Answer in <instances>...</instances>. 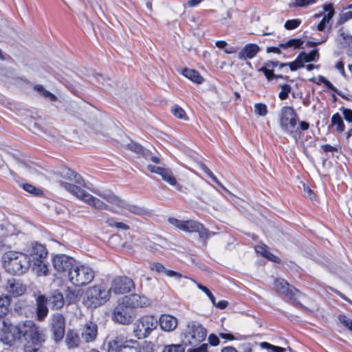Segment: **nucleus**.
<instances>
[{
	"mask_svg": "<svg viewBox=\"0 0 352 352\" xmlns=\"http://www.w3.org/2000/svg\"><path fill=\"white\" fill-rule=\"evenodd\" d=\"M62 174L63 177L74 182L76 184L60 182V185L72 195L82 201L86 204L99 210H107L116 213L125 212L126 202L113 192H102L100 190L94 191L96 195L108 203L106 204L82 188L85 184L84 179L80 175L69 168L64 169Z\"/></svg>",
	"mask_w": 352,
	"mask_h": 352,
	"instance_id": "f257e3e1",
	"label": "nucleus"
},
{
	"mask_svg": "<svg viewBox=\"0 0 352 352\" xmlns=\"http://www.w3.org/2000/svg\"><path fill=\"white\" fill-rule=\"evenodd\" d=\"M13 329L14 333L21 332L25 338V352H37L45 340L42 331L32 320L20 322Z\"/></svg>",
	"mask_w": 352,
	"mask_h": 352,
	"instance_id": "f03ea898",
	"label": "nucleus"
},
{
	"mask_svg": "<svg viewBox=\"0 0 352 352\" xmlns=\"http://www.w3.org/2000/svg\"><path fill=\"white\" fill-rule=\"evenodd\" d=\"M5 270L12 275H21L30 267V258L21 252L8 251L1 258Z\"/></svg>",
	"mask_w": 352,
	"mask_h": 352,
	"instance_id": "7ed1b4c3",
	"label": "nucleus"
},
{
	"mask_svg": "<svg viewBox=\"0 0 352 352\" xmlns=\"http://www.w3.org/2000/svg\"><path fill=\"white\" fill-rule=\"evenodd\" d=\"M110 290L102 284L88 287L82 296L83 305L89 309H96L110 299Z\"/></svg>",
	"mask_w": 352,
	"mask_h": 352,
	"instance_id": "20e7f679",
	"label": "nucleus"
},
{
	"mask_svg": "<svg viewBox=\"0 0 352 352\" xmlns=\"http://www.w3.org/2000/svg\"><path fill=\"white\" fill-rule=\"evenodd\" d=\"M279 125L281 130L289 135L295 136L298 131V116L292 107H282L278 116Z\"/></svg>",
	"mask_w": 352,
	"mask_h": 352,
	"instance_id": "39448f33",
	"label": "nucleus"
},
{
	"mask_svg": "<svg viewBox=\"0 0 352 352\" xmlns=\"http://www.w3.org/2000/svg\"><path fill=\"white\" fill-rule=\"evenodd\" d=\"M108 352H143L140 343L133 339H127L119 335L107 343Z\"/></svg>",
	"mask_w": 352,
	"mask_h": 352,
	"instance_id": "423d86ee",
	"label": "nucleus"
},
{
	"mask_svg": "<svg viewBox=\"0 0 352 352\" xmlns=\"http://www.w3.org/2000/svg\"><path fill=\"white\" fill-rule=\"evenodd\" d=\"M95 273L91 267L87 265H74L72 271H69V280L76 286H83L90 283L94 278Z\"/></svg>",
	"mask_w": 352,
	"mask_h": 352,
	"instance_id": "0eeeda50",
	"label": "nucleus"
},
{
	"mask_svg": "<svg viewBox=\"0 0 352 352\" xmlns=\"http://www.w3.org/2000/svg\"><path fill=\"white\" fill-rule=\"evenodd\" d=\"M158 320L153 316H144L134 324L133 334L138 339L147 338L157 328Z\"/></svg>",
	"mask_w": 352,
	"mask_h": 352,
	"instance_id": "6e6552de",
	"label": "nucleus"
},
{
	"mask_svg": "<svg viewBox=\"0 0 352 352\" xmlns=\"http://www.w3.org/2000/svg\"><path fill=\"white\" fill-rule=\"evenodd\" d=\"M206 335V329L199 322L192 321L187 324L185 338L190 345H198L205 340Z\"/></svg>",
	"mask_w": 352,
	"mask_h": 352,
	"instance_id": "1a4fd4ad",
	"label": "nucleus"
},
{
	"mask_svg": "<svg viewBox=\"0 0 352 352\" xmlns=\"http://www.w3.org/2000/svg\"><path fill=\"white\" fill-rule=\"evenodd\" d=\"M114 320L122 324H129L132 322L134 318L133 309L131 306L124 302V298L119 303L113 311Z\"/></svg>",
	"mask_w": 352,
	"mask_h": 352,
	"instance_id": "9d476101",
	"label": "nucleus"
},
{
	"mask_svg": "<svg viewBox=\"0 0 352 352\" xmlns=\"http://www.w3.org/2000/svg\"><path fill=\"white\" fill-rule=\"evenodd\" d=\"M52 263L54 269L58 273H67L72 271L76 261L72 257L64 254H56L52 258Z\"/></svg>",
	"mask_w": 352,
	"mask_h": 352,
	"instance_id": "9b49d317",
	"label": "nucleus"
},
{
	"mask_svg": "<svg viewBox=\"0 0 352 352\" xmlns=\"http://www.w3.org/2000/svg\"><path fill=\"white\" fill-rule=\"evenodd\" d=\"M168 222L177 228L186 232H201L204 229L203 225L194 220L182 221L174 217L168 219Z\"/></svg>",
	"mask_w": 352,
	"mask_h": 352,
	"instance_id": "f8f14e48",
	"label": "nucleus"
},
{
	"mask_svg": "<svg viewBox=\"0 0 352 352\" xmlns=\"http://www.w3.org/2000/svg\"><path fill=\"white\" fill-rule=\"evenodd\" d=\"M133 287L134 284L131 278L126 276H118L113 280L111 288L109 290H110V292H113L116 294H123L130 292Z\"/></svg>",
	"mask_w": 352,
	"mask_h": 352,
	"instance_id": "ddd939ff",
	"label": "nucleus"
},
{
	"mask_svg": "<svg viewBox=\"0 0 352 352\" xmlns=\"http://www.w3.org/2000/svg\"><path fill=\"white\" fill-rule=\"evenodd\" d=\"M51 327L54 340L58 342L62 340L65 335V318L62 314H56L53 316Z\"/></svg>",
	"mask_w": 352,
	"mask_h": 352,
	"instance_id": "4468645a",
	"label": "nucleus"
},
{
	"mask_svg": "<svg viewBox=\"0 0 352 352\" xmlns=\"http://www.w3.org/2000/svg\"><path fill=\"white\" fill-rule=\"evenodd\" d=\"M274 287L277 292L280 294H285L286 296L292 299L298 290L296 289L293 286L288 284L283 279H277L275 280Z\"/></svg>",
	"mask_w": 352,
	"mask_h": 352,
	"instance_id": "2eb2a0df",
	"label": "nucleus"
},
{
	"mask_svg": "<svg viewBox=\"0 0 352 352\" xmlns=\"http://www.w3.org/2000/svg\"><path fill=\"white\" fill-rule=\"evenodd\" d=\"M160 328L164 331H172L178 324L177 319L169 314H163L158 321Z\"/></svg>",
	"mask_w": 352,
	"mask_h": 352,
	"instance_id": "dca6fc26",
	"label": "nucleus"
},
{
	"mask_svg": "<svg viewBox=\"0 0 352 352\" xmlns=\"http://www.w3.org/2000/svg\"><path fill=\"white\" fill-rule=\"evenodd\" d=\"M124 298V302L129 305L132 308L135 307H146L151 305L150 300L144 296L133 294L130 296H125Z\"/></svg>",
	"mask_w": 352,
	"mask_h": 352,
	"instance_id": "f3484780",
	"label": "nucleus"
},
{
	"mask_svg": "<svg viewBox=\"0 0 352 352\" xmlns=\"http://www.w3.org/2000/svg\"><path fill=\"white\" fill-rule=\"evenodd\" d=\"M97 334V325L95 323L89 322L86 323L84 326L81 332V337L86 342H90L95 340Z\"/></svg>",
	"mask_w": 352,
	"mask_h": 352,
	"instance_id": "a211bd4d",
	"label": "nucleus"
},
{
	"mask_svg": "<svg viewBox=\"0 0 352 352\" xmlns=\"http://www.w3.org/2000/svg\"><path fill=\"white\" fill-rule=\"evenodd\" d=\"M6 289L8 292L14 296H21L26 291V287L14 278L8 280Z\"/></svg>",
	"mask_w": 352,
	"mask_h": 352,
	"instance_id": "6ab92c4d",
	"label": "nucleus"
},
{
	"mask_svg": "<svg viewBox=\"0 0 352 352\" xmlns=\"http://www.w3.org/2000/svg\"><path fill=\"white\" fill-rule=\"evenodd\" d=\"M47 298L45 295H39L36 298V314L38 320L42 321L48 314Z\"/></svg>",
	"mask_w": 352,
	"mask_h": 352,
	"instance_id": "aec40b11",
	"label": "nucleus"
},
{
	"mask_svg": "<svg viewBox=\"0 0 352 352\" xmlns=\"http://www.w3.org/2000/svg\"><path fill=\"white\" fill-rule=\"evenodd\" d=\"M48 303L53 309L62 308L65 302L63 294L58 290H55L51 293L47 298Z\"/></svg>",
	"mask_w": 352,
	"mask_h": 352,
	"instance_id": "412c9836",
	"label": "nucleus"
},
{
	"mask_svg": "<svg viewBox=\"0 0 352 352\" xmlns=\"http://www.w3.org/2000/svg\"><path fill=\"white\" fill-rule=\"evenodd\" d=\"M29 254L32 259V262H34L39 260H44L47 255V251L44 245L35 243L31 247L29 250Z\"/></svg>",
	"mask_w": 352,
	"mask_h": 352,
	"instance_id": "4be33fe9",
	"label": "nucleus"
},
{
	"mask_svg": "<svg viewBox=\"0 0 352 352\" xmlns=\"http://www.w3.org/2000/svg\"><path fill=\"white\" fill-rule=\"evenodd\" d=\"M151 269L158 273H164L167 276L175 278L176 280H179L182 278H188L187 276H183L182 274L170 270H167L162 264L160 263H153L151 265Z\"/></svg>",
	"mask_w": 352,
	"mask_h": 352,
	"instance_id": "5701e85b",
	"label": "nucleus"
},
{
	"mask_svg": "<svg viewBox=\"0 0 352 352\" xmlns=\"http://www.w3.org/2000/svg\"><path fill=\"white\" fill-rule=\"evenodd\" d=\"M16 325H11L10 326L7 331H6L3 335L1 336V340L6 344L10 346L12 345L14 342L17 340H19L22 338L21 333H17L16 332L14 333V328L16 327Z\"/></svg>",
	"mask_w": 352,
	"mask_h": 352,
	"instance_id": "b1692460",
	"label": "nucleus"
},
{
	"mask_svg": "<svg viewBox=\"0 0 352 352\" xmlns=\"http://www.w3.org/2000/svg\"><path fill=\"white\" fill-rule=\"evenodd\" d=\"M259 52V47L256 44H248L239 53L238 57L241 60L254 58Z\"/></svg>",
	"mask_w": 352,
	"mask_h": 352,
	"instance_id": "393cba45",
	"label": "nucleus"
},
{
	"mask_svg": "<svg viewBox=\"0 0 352 352\" xmlns=\"http://www.w3.org/2000/svg\"><path fill=\"white\" fill-rule=\"evenodd\" d=\"M306 55H305V52H301L298 56V57L296 58V59L292 62V63H281L280 64V67H285V66H289L290 67V69L292 71H296L298 69H300V68H302L304 67V63H306Z\"/></svg>",
	"mask_w": 352,
	"mask_h": 352,
	"instance_id": "a878e982",
	"label": "nucleus"
},
{
	"mask_svg": "<svg viewBox=\"0 0 352 352\" xmlns=\"http://www.w3.org/2000/svg\"><path fill=\"white\" fill-rule=\"evenodd\" d=\"M160 175L164 181L171 186H175L178 190H182V186L177 184V179L170 170L163 168L162 170L160 173Z\"/></svg>",
	"mask_w": 352,
	"mask_h": 352,
	"instance_id": "bb28decb",
	"label": "nucleus"
},
{
	"mask_svg": "<svg viewBox=\"0 0 352 352\" xmlns=\"http://www.w3.org/2000/svg\"><path fill=\"white\" fill-rule=\"evenodd\" d=\"M32 270L38 276H47L49 274L48 265L43 260L33 262Z\"/></svg>",
	"mask_w": 352,
	"mask_h": 352,
	"instance_id": "cd10ccee",
	"label": "nucleus"
},
{
	"mask_svg": "<svg viewBox=\"0 0 352 352\" xmlns=\"http://www.w3.org/2000/svg\"><path fill=\"white\" fill-rule=\"evenodd\" d=\"M80 339L77 333L69 331L66 335L65 343L69 349H74L79 346Z\"/></svg>",
	"mask_w": 352,
	"mask_h": 352,
	"instance_id": "c85d7f7f",
	"label": "nucleus"
},
{
	"mask_svg": "<svg viewBox=\"0 0 352 352\" xmlns=\"http://www.w3.org/2000/svg\"><path fill=\"white\" fill-rule=\"evenodd\" d=\"M182 74L195 83L201 84L204 81V78L195 69L185 68L182 70Z\"/></svg>",
	"mask_w": 352,
	"mask_h": 352,
	"instance_id": "c756f323",
	"label": "nucleus"
},
{
	"mask_svg": "<svg viewBox=\"0 0 352 352\" xmlns=\"http://www.w3.org/2000/svg\"><path fill=\"white\" fill-rule=\"evenodd\" d=\"M10 298L8 296H0V318H3L9 311Z\"/></svg>",
	"mask_w": 352,
	"mask_h": 352,
	"instance_id": "7c9ffc66",
	"label": "nucleus"
},
{
	"mask_svg": "<svg viewBox=\"0 0 352 352\" xmlns=\"http://www.w3.org/2000/svg\"><path fill=\"white\" fill-rule=\"evenodd\" d=\"M126 210L130 212L131 213L140 216L149 214V211L147 209L136 205L129 204L128 203H126V204L125 211Z\"/></svg>",
	"mask_w": 352,
	"mask_h": 352,
	"instance_id": "2f4dec72",
	"label": "nucleus"
},
{
	"mask_svg": "<svg viewBox=\"0 0 352 352\" xmlns=\"http://www.w3.org/2000/svg\"><path fill=\"white\" fill-rule=\"evenodd\" d=\"M331 125L336 126V131L342 133L344 130V124L340 115L337 113L333 115L331 118Z\"/></svg>",
	"mask_w": 352,
	"mask_h": 352,
	"instance_id": "473e14b6",
	"label": "nucleus"
},
{
	"mask_svg": "<svg viewBox=\"0 0 352 352\" xmlns=\"http://www.w3.org/2000/svg\"><path fill=\"white\" fill-rule=\"evenodd\" d=\"M65 300L69 304L75 303L79 298V292L75 289H68L65 294Z\"/></svg>",
	"mask_w": 352,
	"mask_h": 352,
	"instance_id": "72a5a7b5",
	"label": "nucleus"
},
{
	"mask_svg": "<svg viewBox=\"0 0 352 352\" xmlns=\"http://www.w3.org/2000/svg\"><path fill=\"white\" fill-rule=\"evenodd\" d=\"M171 112L174 116L177 118L182 119L184 120H188V118L184 110L179 106L175 104L171 108Z\"/></svg>",
	"mask_w": 352,
	"mask_h": 352,
	"instance_id": "f704fd0d",
	"label": "nucleus"
},
{
	"mask_svg": "<svg viewBox=\"0 0 352 352\" xmlns=\"http://www.w3.org/2000/svg\"><path fill=\"white\" fill-rule=\"evenodd\" d=\"M259 346L261 349H266L268 352H284L285 349L272 345L267 342H262L259 344Z\"/></svg>",
	"mask_w": 352,
	"mask_h": 352,
	"instance_id": "c9c22d12",
	"label": "nucleus"
},
{
	"mask_svg": "<svg viewBox=\"0 0 352 352\" xmlns=\"http://www.w3.org/2000/svg\"><path fill=\"white\" fill-rule=\"evenodd\" d=\"M34 90H36L43 97H45V98H48L51 101H55L56 100V96L52 94L51 92L46 90L42 85L34 86Z\"/></svg>",
	"mask_w": 352,
	"mask_h": 352,
	"instance_id": "e433bc0d",
	"label": "nucleus"
},
{
	"mask_svg": "<svg viewBox=\"0 0 352 352\" xmlns=\"http://www.w3.org/2000/svg\"><path fill=\"white\" fill-rule=\"evenodd\" d=\"M185 347L182 344H171L165 345L163 352H184Z\"/></svg>",
	"mask_w": 352,
	"mask_h": 352,
	"instance_id": "4c0bfd02",
	"label": "nucleus"
},
{
	"mask_svg": "<svg viewBox=\"0 0 352 352\" xmlns=\"http://www.w3.org/2000/svg\"><path fill=\"white\" fill-rule=\"evenodd\" d=\"M258 72H262L269 81L273 80L274 79H276L278 78H283V76L281 75L274 74L272 69L267 67L266 65L261 67L258 69Z\"/></svg>",
	"mask_w": 352,
	"mask_h": 352,
	"instance_id": "58836bf2",
	"label": "nucleus"
},
{
	"mask_svg": "<svg viewBox=\"0 0 352 352\" xmlns=\"http://www.w3.org/2000/svg\"><path fill=\"white\" fill-rule=\"evenodd\" d=\"M317 0H294L292 3L289 4V8H305L312 5L316 2Z\"/></svg>",
	"mask_w": 352,
	"mask_h": 352,
	"instance_id": "ea45409f",
	"label": "nucleus"
},
{
	"mask_svg": "<svg viewBox=\"0 0 352 352\" xmlns=\"http://www.w3.org/2000/svg\"><path fill=\"white\" fill-rule=\"evenodd\" d=\"M303 42L301 39L292 38L287 41L285 43L280 44V47L285 49L288 47L298 48L302 45Z\"/></svg>",
	"mask_w": 352,
	"mask_h": 352,
	"instance_id": "a19ab883",
	"label": "nucleus"
},
{
	"mask_svg": "<svg viewBox=\"0 0 352 352\" xmlns=\"http://www.w3.org/2000/svg\"><path fill=\"white\" fill-rule=\"evenodd\" d=\"M324 10L327 13L324 15L323 19L322 20H323L324 22H325L326 23H328L334 14V10L332 4L324 5Z\"/></svg>",
	"mask_w": 352,
	"mask_h": 352,
	"instance_id": "79ce46f5",
	"label": "nucleus"
},
{
	"mask_svg": "<svg viewBox=\"0 0 352 352\" xmlns=\"http://www.w3.org/2000/svg\"><path fill=\"white\" fill-rule=\"evenodd\" d=\"M108 226L111 227H115L118 229L127 230L129 229V226L122 222H116L112 219H107L104 221Z\"/></svg>",
	"mask_w": 352,
	"mask_h": 352,
	"instance_id": "37998d69",
	"label": "nucleus"
},
{
	"mask_svg": "<svg viewBox=\"0 0 352 352\" xmlns=\"http://www.w3.org/2000/svg\"><path fill=\"white\" fill-rule=\"evenodd\" d=\"M254 111L260 116H265L267 114V108L263 103H256L254 104Z\"/></svg>",
	"mask_w": 352,
	"mask_h": 352,
	"instance_id": "c03bdc74",
	"label": "nucleus"
},
{
	"mask_svg": "<svg viewBox=\"0 0 352 352\" xmlns=\"http://www.w3.org/2000/svg\"><path fill=\"white\" fill-rule=\"evenodd\" d=\"M281 91L278 94L280 100H285L288 98L289 94L292 91V87L289 85L284 84L280 85Z\"/></svg>",
	"mask_w": 352,
	"mask_h": 352,
	"instance_id": "a18cd8bd",
	"label": "nucleus"
},
{
	"mask_svg": "<svg viewBox=\"0 0 352 352\" xmlns=\"http://www.w3.org/2000/svg\"><path fill=\"white\" fill-rule=\"evenodd\" d=\"M191 280L197 284V287L199 289H200L201 291H203L209 297L213 305H216L215 298H214V295L212 294V293L206 287H205L199 283H196L195 280H194L192 279H191Z\"/></svg>",
	"mask_w": 352,
	"mask_h": 352,
	"instance_id": "49530a36",
	"label": "nucleus"
},
{
	"mask_svg": "<svg viewBox=\"0 0 352 352\" xmlns=\"http://www.w3.org/2000/svg\"><path fill=\"white\" fill-rule=\"evenodd\" d=\"M301 23V20L296 19L292 20H287L285 23V28L287 30H294L298 28Z\"/></svg>",
	"mask_w": 352,
	"mask_h": 352,
	"instance_id": "de8ad7c7",
	"label": "nucleus"
},
{
	"mask_svg": "<svg viewBox=\"0 0 352 352\" xmlns=\"http://www.w3.org/2000/svg\"><path fill=\"white\" fill-rule=\"evenodd\" d=\"M338 320L344 327L349 330L352 331V320L347 318L346 316L340 315L338 316Z\"/></svg>",
	"mask_w": 352,
	"mask_h": 352,
	"instance_id": "09e8293b",
	"label": "nucleus"
},
{
	"mask_svg": "<svg viewBox=\"0 0 352 352\" xmlns=\"http://www.w3.org/2000/svg\"><path fill=\"white\" fill-rule=\"evenodd\" d=\"M338 320L344 327L349 330L352 331V320L347 318L346 316L340 315L338 316Z\"/></svg>",
	"mask_w": 352,
	"mask_h": 352,
	"instance_id": "8fccbe9b",
	"label": "nucleus"
},
{
	"mask_svg": "<svg viewBox=\"0 0 352 352\" xmlns=\"http://www.w3.org/2000/svg\"><path fill=\"white\" fill-rule=\"evenodd\" d=\"M23 188L25 191L32 195H38L42 192L40 189L36 188L34 186L29 184H23Z\"/></svg>",
	"mask_w": 352,
	"mask_h": 352,
	"instance_id": "3c124183",
	"label": "nucleus"
},
{
	"mask_svg": "<svg viewBox=\"0 0 352 352\" xmlns=\"http://www.w3.org/2000/svg\"><path fill=\"white\" fill-rule=\"evenodd\" d=\"M306 63L310 61H316L319 58V54L317 50H312L309 54L305 52Z\"/></svg>",
	"mask_w": 352,
	"mask_h": 352,
	"instance_id": "603ef678",
	"label": "nucleus"
},
{
	"mask_svg": "<svg viewBox=\"0 0 352 352\" xmlns=\"http://www.w3.org/2000/svg\"><path fill=\"white\" fill-rule=\"evenodd\" d=\"M128 146L130 150L134 151L135 153H136L138 154H142L144 153L143 147L141 145L138 144L136 143L129 144L128 145Z\"/></svg>",
	"mask_w": 352,
	"mask_h": 352,
	"instance_id": "864d4df0",
	"label": "nucleus"
},
{
	"mask_svg": "<svg viewBox=\"0 0 352 352\" xmlns=\"http://www.w3.org/2000/svg\"><path fill=\"white\" fill-rule=\"evenodd\" d=\"M255 251L257 254H260L263 257H265L269 252V251L267 250V247L265 245L256 246Z\"/></svg>",
	"mask_w": 352,
	"mask_h": 352,
	"instance_id": "5fc2aeb1",
	"label": "nucleus"
},
{
	"mask_svg": "<svg viewBox=\"0 0 352 352\" xmlns=\"http://www.w3.org/2000/svg\"><path fill=\"white\" fill-rule=\"evenodd\" d=\"M303 191H304V194L305 195V196H307L311 200L314 199L315 195H314L313 191L311 190V189L309 186L304 184L303 185Z\"/></svg>",
	"mask_w": 352,
	"mask_h": 352,
	"instance_id": "6e6d98bb",
	"label": "nucleus"
},
{
	"mask_svg": "<svg viewBox=\"0 0 352 352\" xmlns=\"http://www.w3.org/2000/svg\"><path fill=\"white\" fill-rule=\"evenodd\" d=\"M344 119L349 122H352V110L349 109H344L342 111Z\"/></svg>",
	"mask_w": 352,
	"mask_h": 352,
	"instance_id": "4d7b16f0",
	"label": "nucleus"
},
{
	"mask_svg": "<svg viewBox=\"0 0 352 352\" xmlns=\"http://www.w3.org/2000/svg\"><path fill=\"white\" fill-rule=\"evenodd\" d=\"M209 342L212 346H217L219 344V338L214 334H210L208 337Z\"/></svg>",
	"mask_w": 352,
	"mask_h": 352,
	"instance_id": "13d9d810",
	"label": "nucleus"
},
{
	"mask_svg": "<svg viewBox=\"0 0 352 352\" xmlns=\"http://www.w3.org/2000/svg\"><path fill=\"white\" fill-rule=\"evenodd\" d=\"M163 167L156 166L154 165H148L147 170L151 173H157L160 175V173L162 170Z\"/></svg>",
	"mask_w": 352,
	"mask_h": 352,
	"instance_id": "bf43d9fd",
	"label": "nucleus"
},
{
	"mask_svg": "<svg viewBox=\"0 0 352 352\" xmlns=\"http://www.w3.org/2000/svg\"><path fill=\"white\" fill-rule=\"evenodd\" d=\"M351 18H352V12L351 11L346 12L341 16L340 23H344L347 20H349Z\"/></svg>",
	"mask_w": 352,
	"mask_h": 352,
	"instance_id": "052dcab7",
	"label": "nucleus"
},
{
	"mask_svg": "<svg viewBox=\"0 0 352 352\" xmlns=\"http://www.w3.org/2000/svg\"><path fill=\"white\" fill-rule=\"evenodd\" d=\"M208 351V344H202L200 346L195 348L192 350V352H207Z\"/></svg>",
	"mask_w": 352,
	"mask_h": 352,
	"instance_id": "680f3d73",
	"label": "nucleus"
},
{
	"mask_svg": "<svg viewBox=\"0 0 352 352\" xmlns=\"http://www.w3.org/2000/svg\"><path fill=\"white\" fill-rule=\"evenodd\" d=\"M95 78L97 80V82H98L99 85H101L103 86H106V85H109V83H107V82H104L106 80H104V77L101 74H96Z\"/></svg>",
	"mask_w": 352,
	"mask_h": 352,
	"instance_id": "e2e57ef3",
	"label": "nucleus"
},
{
	"mask_svg": "<svg viewBox=\"0 0 352 352\" xmlns=\"http://www.w3.org/2000/svg\"><path fill=\"white\" fill-rule=\"evenodd\" d=\"M322 148L324 151V152H325V153L333 152V151H338V149L336 147H333V146H331L329 144L322 145Z\"/></svg>",
	"mask_w": 352,
	"mask_h": 352,
	"instance_id": "0e129e2a",
	"label": "nucleus"
},
{
	"mask_svg": "<svg viewBox=\"0 0 352 352\" xmlns=\"http://www.w3.org/2000/svg\"><path fill=\"white\" fill-rule=\"evenodd\" d=\"M299 126H298V129H301L302 131H306L309 128V124L305 121H299L298 122Z\"/></svg>",
	"mask_w": 352,
	"mask_h": 352,
	"instance_id": "69168bd1",
	"label": "nucleus"
},
{
	"mask_svg": "<svg viewBox=\"0 0 352 352\" xmlns=\"http://www.w3.org/2000/svg\"><path fill=\"white\" fill-rule=\"evenodd\" d=\"M336 68L340 72L342 75L344 76L345 74L344 63L342 61H338L336 65Z\"/></svg>",
	"mask_w": 352,
	"mask_h": 352,
	"instance_id": "338daca9",
	"label": "nucleus"
},
{
	"mask_svg": "<svg viewBox=\"0 0 352 352\" xmlns=\"http://www.w3.org/2000/svg\"><path fill=\"white\" fill-rule=\"evenodd\" d=\"M228 305V301L223 300L219 301L218 303H216V305H214L221 309H223L227 307Z\"/></svg>",
	"mask_w": 352,
	"mask_h": 352,
	"instance_id": "774afa93",
	"label": "nucleus"
}]
</instances>
